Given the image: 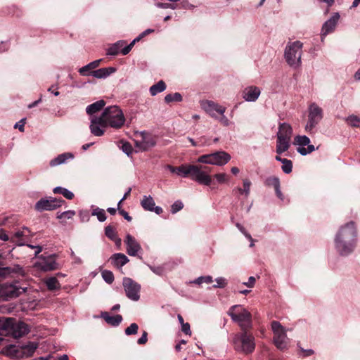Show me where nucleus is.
Here are the masks:
<instances>
[{
  "mask_svg": "<svg viewBox=\"0 0 360 360\" xmlns=\"http://www.w3.org/2000/svg\"><path fill=\"white\" fill-rule=\"evenodd\" d=\"M125 118L122 110L116 106L106 108L100 117L91 116L90 130L96 136L104 134V128L110 126L112 128H120L124 124Z\"/></svg>",
  "mask_w": 360,
  "mask_h": 360,
  "instance_id": "obj_1",
  "label": "nucleus"
},
{
  "mask_svg": "<svg viewBox=\"0 0 360 360\" xmlns=\"http://www.w3.org/2000/svg\"><path fill=\"white\" fill-rule=\"evenodd\" d=\"M167 168L174 174H176L182 177L190 176L191 179L199 184L210 186L212 184V177L209 174L210 168L207 166L196 165H182L179 167H173L167 165Z\"/></svg>",
  "mask_w": 360,
  "mask_h": 360,
  "instance_id": "obj_2",
  "label": "nucleus"
},
{
  "mask_svg": "<svg viewBox=\"0 0 360 360\" xmlns=\"http://www.w3.org/2000/svg\"><path fill=\"white\" fill-rule=\"evenodd\" d=\"M227 314L233 322L237 323L241 330H248L252 327V314L241 304L231 307Z\"/></svg>",
  "mask_w": 360,
  "mask_h": 360,
  "instance_id": "obj_3",
  "label": "nucleus"
},
{
  "mask_svg": "<svg viewBox=\"0 0 360 360\" xmlns=\"http://www.w3.org/2000/svg\"><path fill=\"white\" fill-rule=\"evenodd\" d=\"M247 330H242L241 333L236 334L233 338L234 349L238 352L250 354L255 350V338Z\"/></svg>",
  "mask_w": 360,
  "mask_h": 360,
  "instance_id": "obj_4",
  "label": "nucleus"
},
{
  "mask_svg": "<svg viewBox=\"0 0 360 360\" xmlns=\"http://www.w3.org/2000/svg\"><path fill=\"white\" fill-rule=\"evenodd\" d=\"M292 135V128L289 124L285 122L279 124L276 148V151L278 155L290 148Z\"/></svg>",
  "mask_w": 360,
  "mask_h": 360,
  "instance_id": "obj_5",
  "label": "nucleus"
},
{
  "mask_svg": "<svg viewBox=\"0 0 360 360\" xmlns=\"http://www.w3.org/2000/svg\"><path fill=\"white\" fill-rule=\"evenodd\" d=\"M271 330L274 333L273 342L276 348L281 351L287 350L290 345V339L286 333L287 329L278 321H274L271 323Z\"/></svg>",
  "mask_w": 360,
  "mask_h": 360,
  "instance_id": "obj_6",
  "label": "nucleus"
},
{
  "mask_svg": "<svg viewBox=\"0 0 360 360\" xmlns=\"http://www.w3.org/2000/svg\"><path fill=\"white\" fill-rule=\"evenodd\" d=\"M302 43L295 41L288 43L285 49V58L288 64L292 68H297L301 64Z\"/></svg>",
  "mask_w": 360,
  "mask_h": 360,
  "instance_id": "obj_7",
  "label": "nucleus"
},
{
  "mask_svg": "<svg viewBox=\"0 0 360 360\" xmlns=\"http://www.w3.org/2000/svg\"><path fill=\"white\" fill-rule=\"evenodd\" d=\"M308 120L304 130L309 134H315V128L323 117V110L316 103H313L309 106Z\"/></svg>",
  "mask_w": 360,
  "mask_h": 360,
  "instance_id": "obj_8",
  "label": "nucleus"
},
{
  "mask_svg": "<svg viewBox=\"0 0 360 360\" xmlns=\"http://www.w3.org/2000/svg\"><path fill=\"white\" fill-rule=\"evenodd\" d=\"M41 250L42 249H37L34 253L37 259V261L34 262V266L44 271L56 269L58 264L56 262V255L47 252L40 255Z\"/></svg>",
  "mask_w": 360,
  "mask_h": 360,
  "instance_id": "obj_9",
  "label": "nucleus"
},
{
  "mask_svg": "<svg viewBox=\"0 0 360 360\" xmlns=\"http://www.w3.org/2000/svg\"><path fill=\"white\" fill-rule=\"evenodd\" d=\"M37 347L33 342L21 346L10 345L6 348V354L11 358H27L34 354Z\"/></svg>",
  "mask_w": 360,
  "mask_h": 360,
  "instance_id": "obj_10",
  "label": "nucleus"
},
{
  "mask_svg": "<svg viewBox=\"0 0 360 360\" xmlns=\"http://www.w3.org/2000/svg\"><path fill=\"white\" fill-rule=\"evenodd\" d=\"M231 160V155L225 151L219 150L210 154L200 156L197 162L202 164H209L217 166H223Z\"/></svg>",
  "mask_w": 360,
  "mask_h": 360,
  "instance_id": "obj_11",
  "label": "nucleus"
},
{
  "mask_svg": "<svg viewBox=\"0 0 360 360\" xmlns=\"http://www.w3.org/2000/svg\"><path fill=\"white\" fill-rule=\"evenodd\" d=\"M27 288L26 286L22 285L19 281L6 283L1 285L0 294L6 300L13 299L25 292Z\"/></svg>",
  "mask_w": 360,
  "mask_h": 360,
  "instance_id": "obj_12",
  "label": "nucleus"
},
{
  "mask_svg": "<svg viewBox=\"0 0 360 360\" xmlns=\"http://www.w3.org/2000/svg\"><path fill=\"white\" fill-rule=\"evenodd\" d=\"M135 146L141 151H145L153 147L156 143L155 138L146 131L136 134Z\"/></svg>",
  "mask_w": 360,
  "mask_h": 360,
  "instance_id": "obj_13",
  "label": "nucleus"
},
{
  "mask_svg": "<svg viewBox=\"0 0 360 360\" xmlns=\"http://www.w3.org/2000/svg\"><path fill=\"white\" fill-rule=\"evenodd\" d=\"M122 285L127 297L132 301H138L140 299L141 285L130 278H123Z\"/></svg>",
  "mask_w": 360,
  "mask_h": 360,
  "instance_id": "obj_14",
  "label": "nucleus"
},
{
  "mask_svg": "<svg viewBox=\"0 0 360 360\" xmlns=\"http://www.w3.org/2000/svg\"><path fill=\"white\" fill-rule=\"evenodd\" d=\"M202 109L214 119H218V115H222L226 112V107L212 101H202L200 102Z\"/></svg>",
  "mask_w": 360,
  "mask_h": 360,
  "instance_id": "obj_15",
  "label": "nucleus"
},
{
  "mask_svg": "<svg viewBox=\"0 0 360 360\" xmlns=\"http://www.w3.org/2000/svg\"><path fill=\"white\" fill-rule=\"evenodd\" d=\"M356 236V230L354 223L350 222L341 228L336 237V242L343 243L345 245L349 244Z\"/></svg>",
  "mask_w": 360,
  "mask_h": 360,
  "instance_id": "obj_16",
  "label": "nucleus"
},
{
  "mask_svg": "<svg viewBox=\"0 0 360 360\" xmlns=\"http://www.w3.org/2000/svg\"><path fill=\"white\" fill-rule=\"evenodd\" d=\"M30 231L27 228L18 230L11 236V242L18 246L27 245L28 248H41L39 245H28Z\"/></svg>",
  "mask_w": 360,
  "mask_h": 360,
  "instance_id": "obj_17",
  "label": "nucleus"
},
{
  "mask_svg": "<svg viewBox=\"0 0 360 360\" xmlns=\"http://www.w3.org/2000/svg\"><path fill=\"white\" fill-rule=\"evenodd\" d=\"M65 201L61 198H49L41 199L35 205V209L38 211L53 210L62 205Z\"/></svg>",
  "mask_w": 360,
  "mask_h": 360,
  "instance_id": "obj_18",
  "label": "nucleus"
},
{
  "mask_svg": "<svg viewBox=\"0 0 360 360\" xmlns=\"http://www.w3.org/2000/svg\"><path fill=\"white\" fill-rule=\"evenodd\" d=\"M30 332L28 325L23 322L14 323L11 319L10 326L8 330V335H11L15 338H20Z\"/></svg>",
  "mask_w": 360,
  "mask_h": 360,
  "instance_id": "obj_19",
  "label": "nucleus"
},
{
  "mask_svg": "<svg viewBox=\"0 0 360 360\" xmlns=\"http://www.w3.org/2000/svg\"><path fill=\"white\" fill-rule=\"evenodd\" d=\"M309 143V138L305 135H298L295 137L294 143L300 146L297 148V152L302 155H306L314 151V146L313 145H310Z\"/></svg>",
  "mask_w": 360,
  "mask_h": 360,
  "instance_id": "obj_20",
  "label": "nucleus"
},
{
  "mask_svg": "<svg viewBox=\"0 0 360 360\" xmlns=\"http://www.w3.org/2000/svg\"><path fill=\"white\" fill-rule=\"evenodd\" d=\"M339 19H340L339 13H333V15L331 16V18L330 19H328L327 21H326L324 22V24L322 26L321 33V41H323V39L325 38V37L328 34L332 32L335 30Z\"/></svg>",
  "mask_w": 360,
  "mask_h": 360,
  "instance_id": "obj_21",
  "label": "nucleus"
},
{
  "mask_svg": "<svg viewBox=\"0 0 360 360\" xmlns=\"http://www.w3.org/2000/svg\"><path fill=\"white\" fill-rule=\"evenodd\" d=\"M261 94V90L255 86H249L244 89L243 98L248 102H255L257 100Z\"/></svg>",
  "mask_w": 360,
  "mask_h": 360,
  "instance_id": "obj_22",
  "label": "nucleus"
},
{
  "mask_svg": "<svg viewBox=\"0 0 360 360\" xmlns=\"http://www.w3.org/2000/svg\"><path fill=\"white\" fill-rule=\"evenodd\" d=\"M141 205L145 210L154 212L158 214H160L162 212V207L155 206V201L150 195H144L141 202Z\"/></svg>",
  "mask_w": 360,
  "mask_h": 360,
  "instance_id": "obj_23",
  "label": "nucleus"
},
{
  "mask_svg": "<svg viewBox=\"0 0 360 360\" xmlns=\"http://www.w3.org/2000/svg\"><path fill=\"white\" fill-rule=\"evenodd\" d=\"M101 317L107 323L112 326H117L122 321V316L121 315L117 314L115 316H110L108 312H103L101 314Z\"/></svg>",
  "mask_w": 360,
  "mask_h": 360,
  "instance_id": "obj_24",
  "label": "nucleus"
},
{
  "mask_svg": "<svg viewBox=\"0 0 360 360\" xmlns=\"http://www.w3.org/2000/svg\"><path fill=\"white\" fill-rule=\"evenodd\" d=\"M115 68L111 67L100 68L92 71L91 75L98 79H104L108 77L110 74L115 72Z\"/></svg>",
  "mask_w": 360,
  "mask_h": 360,
  "instance_id": "obj_25",
  "label": "nucleus"
},
{
  "mask_svg": "<svg viewBox=\"0 0 360 360\" xmlns=\"http://www.w3.org/2000/svg\"><path fill=\"white\" fill-rule=\"evenodd\" d=\"M73 158L74 155L71 153H65L51 160L49 165L51 167H56L65 163L68 159H72Z\"/></svg>",
  "mask_w": 360,
  "mask_h": 360,
  "instance_id": "obj_26",
  "label": "nucleus"
},
{
  "mask_svg": "<svg viewBox=\"0 0 360 360\" xmlns=\"http://www.w3.org/2000/svg\"><path fill=\"white\" fill-rule=\"evenodd\" d=\"M105 105L103 100L98 101L89 105L86 108V112L88 115H93L94 113L100 111Z\"/></svg>",
  "mask_w": 360,
  "mask_h": 360,
  "instance_id": "obj_27",
  "label": "nucleus"
},
{
  "mask_svg": "<svg viewBox=\"0 0 360 360\" xmlns=\"http://www.w3.org/2000/svg\"><path fill=\"white\" fill-rule=\"evenodd\" d=\"M110 259L112 263L117 267H122L128 262L127 257L121 253L113 255Z\"/></svg>",
  "mask_w": 360,
  "mask_h": 360,
  "instance_id": "obj_28",
  "label": "nucleus"
},
{
  "mask_svg": "<svg viewBox=\"0 0 360 360\" xmlns=\"http://www.w3.org/2000/svg\"><path fill=\"white\" fill-rule=\"evenodd\" d=\"M125 44V41L124 40H120L117 41L116 43L112 44L107 51V55L115 56L121 51V49Z\"/></svg>",
  "mask_w": 360,
  "mask_h": 360,
  "instance_id": "obj_29",
  "label": "nucleus"
},
{
  "mask_svg": "<svg viewBox=\"0 0 360 360\" xmlns=\"http://www.w3.org/2000/svg\"><path fill=\"white\" fill-rule=\"evenodd\" d=\"M11 318L0 317V335H7Z\"/></svg>",
  "mask_w": 360,
  "mask_h": 360,
  "instance_id": "obj_30",
  "label": "nucleus"
},
{
  "mask_svg": "<svg viewBox=\"0 0 360 360\" xmlns=\"http://www.w3.org/2000/svg\"><path fill=\"white\" fill-rule=\"evenodd\" d=\"M166 89V85L163 81H159L157 84L150 88V93L152 96H155L158 93L163 91Z\"/></svg>",
  "mask_w": 360,
  "mask_h": 360,
  "instance_id": "obj_31",
  "label": "nucleus"
},
{
  "mask_svg": "<svg viewBox=\"0 0 360 360\" xmlns=\"http://www.w3.org/2000/svg\"><path fill=\"white\" fill-rule=\"evenodd\" d=\"M47 288L50 290H55L59 289L60 285L56 277L47 278L45 281Z\"/></svg>",
  "mask_w": 360,
  "mask_h": 360,
  "instance_id": "obj_32",
  "label": "nucleus"
},
{
  "mask_svg": "<svg viewBox=\"0 0 360 360\" xmlns=\"http://www.w3.org/2000/svg\"><path fill=\"white\" fill-rule=\"evenodd\" d=\"M101 61V60L99 59V60H96L89 63L86 65L81 68L79 70V72L82 75H87L86 72L89 71V70L94 69V68H97L99 65Z\"/></svg>",
  "mask_w": 360,
  "mask_h": 360,
  "instance_id": "obj_33",
  "label": "nucleus"
},
{
  "mask_svg": "<svg viewBox=\"0 0 360 360\" xmlns=\"http://www.w3.org/2000/svg\"><path fill=\"white\" fill-rule=\"evenodd\" d=\"M4 271L8 274H13L18 276H24V270L18 265L14 266H9L4 269Z\"/></svg>",
  "mask_w": 360,
  "mask_h": 360,
  "instance_id": "obj_34",
  "label": "nucleus"
},
{
  "mask_svg": "<svg viewBox=\"0 0 360 360\" xmlns=\"http://www.w3.org/2000/svg\"><path fill=\"white\" fill-rule=\"evenodd\" d=\"M53 193L62 194L65 198H66L68 200H71L74 198V194L72 192L60 186L54 188Z\"/></svg>",
  "mask_w": 360,
  "mask_h": 360,
  "instance_id": "obj_35",
  "label": "nucleus"
},
{
  "mask_svg": "<svg viewBox=\"0 0 360 360\" xmlns=\"http://www.w3.org/2000/svg\"><path fill=\"white\" fill-rule=\"evenodd\" d=\"M212 281H213V279L211 276H200L193 281H189V283L200 285L202 283H207V284L211 283Z\"/></svg>",
  "mask_w": 360,
  "mask_h": 360,
  "instance_id": "obj_36",
  "label": "nucleus"
},
{
  "mask_svg": "<svg viewBox=\"0 0 360 360\" xmlns=\"http://www.w3.org/2000/svg\"><path fill=\"white\" fill-rule=\"evenodd\" d=\"M251 182L248 179L243 180V188H238L237 190L238 192L245 195V197H248L250 194Z\"/></svg>",
  "mask_w": 360,
  "mask_h": 360,
  "instance_id": "obj_37",
  "label": "nucleus"
},
{
  "mask_svg": "<svg viewBox=\"0 0 360 360\" xmlns=\"http://www.w3.org/2000/svg\"><path fill=\"white\" fill-rule=\"evenodd\" d=\"M265 184L268 186H272L276 189L280 187V181L276 176H271L266 179Z\"/></svg>",
  "mask_w": 360,
  "mask_h": 360,
  "instance_id": "obj_38",
  "label": "nucleus"
},
{
  "mask_svg": "<svg viewBox=\"0 0 360 360\" xmlns=\"http://www.w3.org/2000/svg\"><path fill=\"white\" fill-rule=\"evenodd\" d=\"M165 101L166 103L179 102L182 101V96L179 93L169 94L165 96Z\"/></svg>",
  "mask_w": 360,
  "mask_h": 360,
  "instance_id": "obj_39",
  "label": "nucleus"
},
{
  "mask_svg": "<svg viewBox=\"0 0 360 360\" xmlns=\"http://www.w3.org/2000/svg\"><path fill=\"white\" fill-rule=\"evenodd\" d=\"M92 215L97 217L98 221L103 222L106 219V214L104 210L97 207L92 212Z\"/></svg>",
  "mask_w": 360,
  "mask_h": 360,
  "instance_id": "obj_40",
  "label": "nucleus"
},
{
  "mask_svg": "<svg viewBox=\"0 0 360 360\" xmlns=\"http://www.w3.org/2000/svg\"><path fill=\"white\" fill-rule=\"evenodd\" d=\"M125 243L127 248H140V245L137 243L136 239L129 234L126 236Z\"/></svg>",
  "mask_w": 360,
  "mask_h": 360,
  "instance_id": "obj_41",
  "label": "nucleus"
},
{
  "mask_svg": "<svg viewBox=\"0 0 360 360\" xmlns=\"http://www.w3.org/2000/svg\"><path fill=\"white\" fill-rule=\"evenodd\" d=\"M103 280L108 283H112L114 281L113 274L110 271L104 270L101 273Z\"/></svg>",
  "mask_w": 360,
  "mask_h": 360,
  "instance_id": "obj_42",
  "label": "nucleus"
},
{
  "mask_svg": "<svg viewBox=\"0 0 360 360\" xmlns=\"http://www.w3.org/2000/svg\"><path fill=\"white\" fill-rule=\"evenodd\" d=\"M216 284L213 285L214 288H224L226 286L228 282L224 277H218L215 279Z\"/></svg>",
  "mask_w": 360,
  "mask_h": 360,
  "instance_id": "obj_43",
  "label": "nucleus"
},
{
  "mask_svg": "<svg viewBox=\"0 0 360 360\" xmlns=\"http://www.w3.org/2000/svg\"><path fill=\"white\" fill-rule=\"evenodd\" d=\"M347 123L352 127H359L360 124V118L356 115H350L347 118Z\"/></svg>",
  "mask_w": 360,
  "mask_h": 360,
  "instance_id": "obj_44",
  "label": "nucleus"
},
{
  "mask_svg": "<svg viewBox=\"0 0 360 360\" xmlns=\"http://www.w3.org/2000/svg\"><path fill=\"white\" fill-rule=\"evenodd\" d=\"M282 164V170L284 173L289 174L292 172V163L291 160L286 159L285 160H283Z\"/></svg>",
  "mask_w": 360,
  "mask_h": 360,
  "instance_id": "obj_45",
  "label": "nucleus"
},
{
  "mask_svg": "<svg viewBox=\"0 0 360 360\" xmlns=\"http://www.w3.org/2000/svg\"><path fill=\"white\" fill-rule=\"evenodd\" d=\"M75 215V212L73 210H68L60 214H58L57 216L58 219H69L72 218Z\"/></svg>",
  "mask_w": 360,
  "mask_h": 360,
  "instance_id": "obj_46",
  "label": "nucleus"
},
{
  "mask_svg": "<svg viewBox=\"0 0 360 360\" xmlns=\"http://www.w3.org/2000/svg\"><path fill=\"white\" fill-rule=\"evenodd\" d=\"M214 178L219 184H225L229 181V176L226 173H218L214 175Z\"/></svg>",
  "mask_w": 360,
  "mask_h": 360,
  "instance_id": "obj_47",
  "label": "nucleus"
},
{
  "mask_svg": "<svg viewBox=\"0 0 360 360\" xmlns=\"http://www.w3.org/2000/svg\"><path fill=\"white\" fill-rule=\"evenodd\" d=\"M141 40V37L139 36L135 38L128 46L124 47L121 50V53L122 55H127L129 53V51L131 50L132 47L135 44L136 42L139 41Z\"/></svg>",
  "mask_w": 360,
  "mask_h": 360,
  "instance_id": "obj_48",
  "label": "nucleus"
},
{
  "mask_svg": "<svg viewBox=\"0 0 360 360\" xmlns=\"http://www.w3.org/2000/svg\"><path fill=\"white\" fill-rule=\"evenodd\" d=\"M139 326L136 323H131L129 327L125 329V334L127 335H134L138 332Z\"/></svg>",
  "mask_w": 360,
  "mask_h": 360,
  "instance_id": "obj_49",
  "label": "nucleus"
},
{
  "mask_svg": "<svg viewBox=\"0 0 360 360\" xmlns=\"http://www.w3.org/2000/svg\"><path fill=\"white\" fill-rule=\"evenodd\" d=\"M183 207H184L183 202L180 200H176L172 204V205L171 207V212L172 214H176L181 210H182Z\"/></svg>",
  "mask_w": 360,
  "mask_h": 360,
  "instance_id": "obj_50",
  "label": "nucleus"
},
{
  "mask_svg": "<svg viewBox=\"0 0 360 360\" xmlns=\"http://www.w3.org/2000/svg\"><path fill=\"white\" fill-rule=\"evenodd\" d=\"M150 269L156 275L162 276L165 274V268L162 266H151L148 265Z\"/></svg>",
  "mask_w": 360,
  "mask_h": 360,
  "instance_id": "obj_51",
  "label": "nucleus"
},
{
  "mask_svg": "<svg viewBox=\"0 0 360 360\" xmlns=\"http://www.w3.org/2000/svg\"><path fill=\"white\" fill-rule=\"evenodd\" d=\"M122 150L128 156L131 155L133 153V148L128 142H124L121 146Z\"/></svg>",
  "mask_w": 360,
  "mask_h": 360,
  "instance_id": "obj_52",
  "label": "nucleus"
},
{
  "mask_svg": "<svg viewBox=\"0 0 360 360\" xmlns=\"http://www.w3.org/2000/svg\"><path fill=\"white\" fill-rule=\"evenodd\" d=\"M219 115L220 117L218 116V119L216 120H218L223 126L229 127L231 125V122L228 119L226 116L224 115V113Z\"/></svg>",
  "mask_w": 360,
  "mask_h": 360,
  "instance_id": "obj_53",
  "label": "nucleus"
},
{
  "mask_svg": "<svg viewBox=\"0 0 360 360\" xmlns=\"http://www.w3.org/2000/svg\"><path fill=\"white\" fill-rule=\"evenodd\" d=\"M105 235L110 238V239H115L116 238V233L114 231L113 228L108 226L105 228Z\"/></svg>",
  "mask_w": 360,
  "mask_h": 360,
  "instance_id": "obj_54",
  "label": "nucleus"
},
{
  "mask_svg": "<svg viewBox=\"0 0 360 360\" xmlns=\"http://www.w3.org/2000/svg\"><path fill=\"white\" fill-rule=\"evenodd\" d=\"M257 278L255 276H250L248 278V281L243 282V285H245L246 287L249 288H252L255 287L256 283Z\"/></svg>",
  "mask_w": 360,
  "mask_h": 360,
  "instance_id": "obj_55",
  "label": "nucleus"
},
{
  "mask_svg": "<svg viewBox=\"0 0 360 360\" xmlns=\"http://www.w3.org/2000/svg\"><path fill=\"white\" fill-rule=\"evenodd\" d=\"M300 352H302V354H300L299 355L300 356L302 357L309 356L314 354V350L311 349H304L303 348H300Z\"/></svg>",
  "mask_w": 360,
  "mask_h": 360,
  "instance_id": "obj_56",
  "label": "nucleus"
},
{
  "mask_svg": "<svg viewBox=\"0 0 360 360\" xmlns=\"http://www.w3.org/2000/svg\"><path fill=\"white\" fill-rule=\"evenodd\" d=\"M25 118L21 119L19 122L15 123L14 127L15 129H18L21 132H23L25 129L24 126L25 124Z\"/></svg>",
  "mask_w": 360,
  "mask_h": 360,
  "instance_id": "obj_57",
  "label": "nucleus"
},
{
  "mask_svg": "<svg viewBox=\"0 0 360 360\" xmlns=\"http://www.w3.org/2000/svg\"><path fill=\"white\" fill-rule=\"evenodd\" d=\"M148 333L147 332L144 331L141 335V337L140 338H139V340H137V343L139 345H143L145 343H146L147 340H148Z\"/></svg>",
  "mask_w": 360,
  "mask_h": 360,
  "instance_id": "obj_58",
  "label": "nucleus"
},
{
  "mask_svg": "<svg viewBox=\"0 0 360 360\" xmlns=\"http://www.w3.org/2000/svg\"><path fill=\"white\" fill-rule=\"evenodd\" d=\"M156 6L160 8H172L175 9L176 7L169 3H158Z\"/></svg>",
  "mask_w": 360,
  "mask_h": 360,
  "instance_id": "obj_59",
  "label": "nucleus"
},
{
  "mask_svg": "<svg viewBox=\"0 0 360 360\" xmlns=\"http://www.w3.org/2000/svg\"><path fill=\"white\" fill-rule=\"evenodd\" d=\"M181 330L186 335H191V331L188 323H185L181 325Z\"/></svg>",
  "mask_w": 360,
  "mask_h": 360,
  "instance_id": "obj_60",
  "label": "nucleus"
},
{
  "mask_svg": "<svg viewBox=\"0 0 360 360\" xmlns=\"http://www.w3.org/2000/svg\"><path fill=\"white\" fill-rule=\"evenodd\" d=\"M0 240L4 241H11V236H9L5 231L0 230Z\"/></svg>",
  "mask_w": 360,
  "mask_h": 360,
  "instance_id": "obj_61",
  "label": "nucleus"
},
{
  "mask_svg": "<svg viewBox=\"0 0 360 360\" xmlns=\"http://www.w3.org/2000/svg\"><path fill=\"white\" fill-rule=\"evenodd\" d=\"M338 254L341 256H348L352 252V249H338Z\"/></svg>",
  "mask_w": 360,
  "mask_h": 360,
  "instance_id": "obj_62",
  "label": "nucleus"
},
{
  "mask_svg": "<svg viewBox=\"0 0 360 360\" xmlns=\"http://www.w3.org/2000/svg\"><path fill=\"white\" fill-rule=\"evenodd\" d=\"M120 214H122L124 218L127 220L128 221H131L132 218L129 215V214L124 211V210H120Z\"/></svg>",
  "mask_w": 360,
  "mask_h": 360,
  "instance_id": "obj_63",
  "label": "nucleus"
},
{
  "mask_svg": "<svg viewBox=\"0 0 360 360\" xmlns=\"http://www.w3.org/2000/svg\"><path fill=\"white\" fill-rule=\"evenodd\" d=\"M141 249H127V253L130 256H136Z\"/></svg>",
  "mask_w": 360,
  "mask_h": 360,
  "instance_id": "obj_64",
  "label": "nucleus"
}]
</instances>
